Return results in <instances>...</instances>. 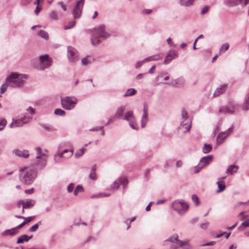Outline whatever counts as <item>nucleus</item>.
<instances>
[{
    "label": "nucleus",
    "instance_id": "f8f14e48",
    "mask_svg": "<svg viewBox=\"0 0 249 249\" xmlns=\"http://www.w3.org/2000/svg\"><path fill=\"white\" fill-rule=\"evenodd\" d=\"M127 183V180L125 178H120L114 181L111 185V188L113 189H118L120 184L123 185L124 187H125Z\"/></svg>",
    "mask_w": 249,
    "mask_h": 249
},
{
    "label": "nucleus",
    "instance_id": "338daca9",
    "mask_svg": "<svg viewBox=\"0 0 249 249\" xmlns=\"http://www.w3.org/2000/svg\"><path fill=\"white\" fill-rule=\"evenodd\" d=\"M27 110L28 111H29L31 114H33L35 112V109L31 107H29Z\"/></svg>",
    "mask_w": 249,
    "mask_h": 249
},
{
    "label": "nucleus",
    "instance_id": "ea45409f",
    "mask_svg": "<svg viewBox=\"0 0 249 249\" xmlns=\"http://www.w3.org/2000/svg\"><path fill=\"white\" fill-rule=\"evenodd\" d=\"M85 150L86 149L84 147L81 148L75 153V157L76 158H80L84 154Z\"/></svg>",
    "mask_w": 249,
    "mask_h": 249
},
{
    "label": "nucleus",
    "instance_id": "8fccbe9b",
    "mask_svg": "<svg viewBox=\"0 0 249 249\" xmlns=\"http://www.w3.org/2000/svg\"><path fill=\"white\" fill-rule=\"evenodd\" d=\"M6 120L4 119H3L0 121V131L3 129L6 124Z\"/></svg>",
    "mask_w": 249,
    "mask_h": 249
},
{
    "label": "nucleus",
    "instance_id": "603ef678",
    "mask_svg": "<svg viewBox=\"0 0 249 249\" xmlns=\"http://www.w3.org/2000/svg\"><path fill=\"white\" fill-rule=\"evenodd\" d=\"M129 124L132 129L134 130H137L138 129V127L135 122V120L133 122L129 123Z\"/></svg>",
    "mask_w": 249,
    "mask_h": 249
},
{
    "label": "nucleus",
    "instance_id": "69168bd1",
    "mask_svg": "<svg viewBox=\"0 0 249 249\" xmlns=\"http://www.w3.org/2000/svg\"><path fill=\"white\" fill-rule=\"evenodd\" d=\"M115 120H116L114 119V118L113 116H112L108 119V122L106 124V125L109 124L110 123L113 122Z\"/></svg>",
    "mask_w": 249,
    "mask_h": 249
},
{
    "label": "nucleus",
    "instance_id": "09e8293b",
    "mask_svg": "<svg viewBox=\"0 0 249 249\" xmlns=\"http://www.w3.org/2000/svg\"><path fill=\"white\" fill-rule=\"evenodd\" d=\"M192 200L194 202L196 206L198 205L199 201L198 196L196 195H193L192 196Z\"/></svg>",
    "mask_w": 249,
    "mask_h": 249
},
{
    "label": "nucleus",
    "instance_id": "9d476101",
    "mask_svg": "<svg viewBox=\"0 0 249 249\" xmlns=\"http://www.w3.org/2000/svg\"><path fill=\"white\" fill-rule=\"evenodd\" d=\"M249 0H224V3L226 5L231 7L241 4L243 6H246Z\"/></svg>",
    "mask_w": 249,
    "mask_h": 249
},
{
    "label": "nucleus",
    "instance_id": "6e6552de",
    "mask_svg": "<svg viewBox=\"0 0 249 249\" xmlns=\"http://www.w3.org/2000/svg\"><path fill=\"white\" fill-rule=\"evenodd\" d=\"M213 157L212 156L209 155L204 157H203L200 160L199 163L195 166V170L194 172L195 173H198L200 170L202 169L206 165L209 164L210 162L212 161Z\"/></svg>",
    "mask_w": 249,
    "mask_h": 249
},
{
    "label": "nucleus",
    "instance_id": "f257e3e1",
    "mask_svg": "<svg viewBox=\"0 0 249 249\" xmlns=\"http://www.w3.org/2000/svg\"><path fill=\"white\" fill-rule=\"evenodd\" d=\"M110 36V34L106 30L105 26L101 25L95 27L92 31L90 39L91 43L93 45H98L101 42V41L99 39V38L106 39Z\"/></svg>",
    "mask_w": 249,
    "mask_h": 249
},
{
    "label": "nucleus",
    "instance_id": "5701e85b",
    "mask_svg": "<svg viewBox=\"0 0 249 249\" xmlns=\"http://www.w3.org/2000/svg\"><path fill=\"white\" fill-rule=\"evenodd\" d=\"M124 119L128 121L129 123L133 122L135 120V116L133 115L132 111H128L125 113Z\"/></svg>",
    "mask_w": 249,
    "mask_h": 249
},
{
    "label": "nucleus",
    "instance_id": "f704fd0d",
    "mask_svg": "<svg viewBox=\"0 0 249 249\" xmlns=\"http://www.w3.org/2000/svg\"><path fill=\"white\" fill-rule=\"evenodd\" d=\"M243 109L247 110L249 109V93L247 95L243 104Z\"/></svg>",
    "mask_w": 249,
    "mask_h": 249
},
{
    "label": "nucleus",
    "instance_id": "7c9ffc66",
    "mask_svg": "<svg viewBox=\"0 0 249 249\" xmlns=\"http://www.w3.org/2000/svg\"><path fill=\"white\" fill-rule=\"evenodd\" d=\"M194 0H179L180 4L184 6H190L192 5Z\"/></svg>",
    "mask_w": 249,
    "mask_h": 249
},
{
    "label": "nucleus",
    "instance_id": "4c0bfd02",
    "mask_svg": "<svg viewBox=\"0 0 249 249\" xmlns=\"http://www.w3.org/2000/svg\"><path fill=\"white\" fill-rule=\"evenodd\" d=\"M75 23H76V22L74 20L71 21L68 23V25H67L64 27V29L66 30L70 29L75 26Z\"/></svg>",
    "mask_w": 249,
    "mask_h": 249
},
{
    "label": "nucleus",
    "instance_id": "6e6d98bb",
    "mask_svg": "<svg viewBox=\"0 0 249 249\" xmlns=\"http://www.w3.org/2000/svg\"><path fill=\"white\" fill-rule=\"evenodd\" d=\"M89 62L90 61L87 57L84 58L82 59V64L84 65H88Z\"/></svg>",
    "mask_w": 249,
    "mask_h": 249
},
{
    "label": "nucleus",
    "instance_id": "79ce46f5",
    "mask_svg": "<svg viewBox=\"0 0 249 249\" xmlns=\"http://www.w3.org/2000/svg\"><path fill=\"white\" fill-rule=\"evenodd\" d=\"M181 117L183 122L188 121V113L184 109L181 110Z\"/></svg>",
    "mask_w": 249,
    "mask_h": 249
},
{
    "label": "nucleus",
    "instance_id": "37998d69",
    "mask_svg": "<svg viewBox=\"0 0 249 249\" xmlns=\"http://www.w3.org/2000/svg\"><path fill=\"white\" fill-rule=\"evenodd\" d=\"M8 86L9 84L6 82V79H5L4 83L1 85L0 88V92L1 93H3L6 91Z\"/></svg>",
    "mask_w": 249,
    "mask_h": 249
},
{
    "label": "nucleus",
    "instance_id": "bb28decb",
    "mask_svg": "<svg viewBox=\"0 0 249 249\" xmlns=\"http://www.w3.org/2000/svg\"><path fill=\"white\" fill-rule=\"evenodd\" d=\"M32 236H28L27 235H22L18 238L17 241V244L23 243L24 241L28 242L32 238Z\"/></svg>",
    "mask_w": 249,
    "mask_h": 249
},
{
    "label": "nucleus",
    "instance_id": "052dcab7",
    "mask_svg": "<svg viewBox=\"0 0 249 249\" xmlns=\"http://www.w3.org/2000/svg\"><path fill=\"white\" fill-rule=\"evenodd\" d=\"M148 108L147 104L145 103L143 104V113H148Z\"/></svg>",
    "mask_w": 249,
    "mask_h": 249
},
{
    "label": "nucleus",
    "instance_id": "393cba45",
    "mask_svg": "<svg viewBox=\"0 0 249 249\" xmlns=\"http://www.w3.org/2000/svg\"><path fill=\"white\" fill-rule=\"evenodd\" d=\"M182 249H192V246L189 243L188 241H179V245Z\"/></svg>",
    "mask_w": 249,
    "mask_h": 249
},
{
    "label": "nucleus",
    "instance_id": "ddd939ff",
    "mask_svg": "<svg viewBox=\"0 0 249 249\" xmlns=\"http://www.w3.org/2000/svg\"><path fill=\"white\" fill-rule=\"evenodd\" d=\"M187 121L186 123H184V122L183 121L181 123L180 125L178 127L179 131L185 133L190 130L192 125V121L189 120Z\"/></svg>",
    "mask_w": 249,
    "mask_h": 249
},
{
    "label": "nucleus",
    "instance_id": "774afa93",
    "mask_svg": "<svg viewBox=\"0 0 249 249\" xmlns=\"http://www.w3.org/2000/svg\"><path fill=\"white\" fill-rule=\"evenodd\" d=\"M152 12V10L146 9L142 11L143 14H150Z\"/></svg>",
    "mask_w": 249,
    "mask_h": 249
},
{
    "label": "nucleus",
    "instance_id": "f3484780",
    "mask_svg": "<svg viewBox=\"0 0 249 249\" xmlns=\"http://www.w3.org/2000/svg\"><path fill=\"white\" fill-rule=\"evenodd\" d=\"M178 55V53L176 51H170L165 58L164 63L165 64L169 63L173 58L177 57Z\"/></svg>",
    "mask_w": 249,
    "mask_h": 249
},
{
    "label": "nucleus",
    "instance_id": "bf43d9fd",
    "mask_svg": "<svg viewBox=\"0 0 249 249\" xmlns=\"http://www.w3.org/2000/svg\"><path fill=\"white\" fill-rule=\"evenodd\" d=\"M26 224V221H23L20 224L18 225V226L15 227V228L16 229L17 231L21 229L22 227H23Z\"/></svg>",
    "mask_w": 249,
    "mask_h": 249
},
{
    "label": "nucleus",
    "instance_id": "412c9836",
    "mask_svg": "<svg viewBox=\"0 0 249 249\" xmlns=\"http://www.w3.org/2000/svg\"><path fill=\"white\" fill-rule=\"evenodd\" d=\"M225 178V177H222L218 179V181L217 182V184L218 187V189L216 191L217 193H220L225 189L226 186L224 179Z\"/></svg>",
    "mask_w": 249,
    "mask_h": 249
},
{
    "label": "nucleus",
    "instance_id": "0e129e2a",
    "mask_svg": "<svg viewBox=\"0 0 249 249\" xmlns=\"http://www.w3.org/2000/svg\"><path fill=\"white\" fill-rule=\"evenodd\" d=\"M103 127H104L103 126H97V127H95L90 129V130L93 131H98V130L102 129Z\"/></svg>",
    "mask_w": 249,
    "mask_h": 249
},
{
    "label": "nucleus",
    "instance_id": "1a4fd4ad",
    "mask_svg": "<svg viewBox=\"0 0 249 249\" xmlns=\"http://www.w3.org/2000/svg\"><path fill=\"white\" fill-rule=\"evenodd\" d=\"M233 127L231 126L226 131L219 133L216 137V144L219 145L229 136L233 131Z\"/></svg>",
    "mask_w": 249,
    "mask_h": 249
},
{
    "label": "nucleus",
    "instance_id": "72a5a7b5",
    "mask_svg": "<svg viewBox=\"0 0 249 249\" xmlns=\"http://www.w3.org/2000/svg\"><path fill=\"white\" fill-rule=\"evenodd\" d=\"M84 192V189L82 185H78L76 187L75 189L74 190L73 192V195L75 196H77L79 193H81Z\"/></svg>",
    "mask_w": 249,
    "mask_h": 249
},
{
    "label": "nucleus",
    "instance_id": "2f4dec72",
    "mask_svg": "<svg viewBox=\"0 0 249 249\" xmlns=\"http://www.w3.org/2000/svg\"><path fill=\"white\" fill-rule=\"evenodd\" d=\"M42 127L46 131L53 132L56 130V129L52 125L43 124H42Z\"/></svg>",
    "mask_w": 249,
    "mask_h": 249
},
{
    "label": "nucleus",
    "instance_id": "39448f33",
    "mask_svg": "<svg viewBox=\"0 0 249 249\" xmlns=\"http://www.w3.org/2000/svg\"><path fill=\"white\" fill-rule=\"evenodd\" d=\"M173 209L180 215H182L188 210L189 205L183 200H175L172 203Z\"/></svg>",
    "mask_w": 249,
    "mask_h": 249
},
{
    "label": "nucleus",
    "instance_id": "0eeeda50",
    "mask_svg": "<svg viewBox=\"0 0 249 249\" xmlns=\"http://www.w3.org/2000/svg\"><path fill=\"white\" fill-rule=\"evenodd\" d=\"M62 107L67 110H71L73 108L77 103V100H72L71 97L67 96L61 100Z\"/></svg>",
    "mask_w": 249,
    "mask_h": 249
},
{
    "label": "nucleus",
    "instance_id": "13d9d810",
    "mask_svg": "<svg viewBox=\"0 0 249 249\" xmlns=\"http://www.w3.org/2000/svg\"><path fill=\"white\" fill-rule=\"evenodd\" d=\"M209 10V7L208 6H205L204 8H202L201 11V14L203 15L206 14Z\"/></svg>",
    "mask_w": 249,
    "mask_h": 249
},
{
    "label": "nucleus",
    "instance_id": "a211bd4d",
    "mask_svg": "<svg viewBox=\"0 0 249 249\" xmlns=\"http://www.w3.org/2000/svg\"><path fill=\"white\" fill-rule=\"evenodd\" d=\"M184 83V79L182 77H179L174 80L172 83H165V84L171 85L176 87H180L183 86Z\"/></svg>",
    "mask_w": 249,
    "mask_h": 249
},
{
    "label": "nucleus",
    "instance_id": "de8ad7c7",
    "mask_svg": "<svg viewBox=\"0 0 249 249\" xmlns=\"http://www.w3.org/2000/svg\"><path fill=\"white\" fill-rule=\"evenodd\" d=\"M160 59V56L159 55H153L149 56L144 59V60L151 61V60H158Z\"/></svg>",
    "mask_w": 249,
    "mask_h": 249
},
{
    "label": "nucleus",
    "instance_id": "473e14b6",
    "mask_svg": "<svg viewBox=\"0 0 249 249\" xmlns=\"http://www.w3.org/2000/svg\"><path fill=\"white\" fill-rule=\"evenodd\" d=\"M212 149V147L210 144H204L203 147L202 151L204 153L207 154L210 153Z\"/></svg>",
    "mask_w": 249,
    "mask_h": 249
},
{
    "label": "nucleus",
    "instance_id": "9b49d317",
    "mask_svg": "<svg viewBox=\"0 0 249 249\" xmlns=\"http://www.w3.org/2000/svg\"><path fill=\"white\" fill-rule=\"evenodd\" d=\"M68 57L70 61L74 62L78 60V54L77 51L72 47L68 48Z\"/></svg>",
    "mask_w": 249,
    "mask_h": 249
},
{
    "label": "nucleus",
    "instance_id": "f03ea898",
    "mask_svg": "<svg viewBox=\"0 0 249 249\" xmlns=\"http://www.w3.org/2000/svg\"><path fill=\"white\" fill-rule=\"evenodd\" d=\"M27 75L12 72L6 78V82L9 86L13 88H19L22 86L27 78Z\"/></svg>",
    "mask_w": 249,
    "mask_h": 249
},
{
    "label": "nucleus",
    "instance_id": "7ed1b4c3",
    "mask_svg": "<svg viewBox=\"0 0 249 249\" xmlns=\"http://www.w3.org/2000/svg\"><path fill=\"white\" fill-rule=\"evenodd\" d=\"M37 170L30 168L23 173L19 176V178L21 182L25 184H31L37 177Z\"/></svg>",
    "mask_w": 249,
    "mask_h": 249
},
{
    "label": "nucleus",
    "instance_id": "6ab92c4d",
    "mask_svg": "<svg viewBox=\"0 0 249 249\" xmlns=\"http://www.w3.org/2000/svg\"><path fill=\"white\" fill-rule=\"evenodd\" d=\"M65 153H68V155L66 156L67 158H69L72 156L73 153V150L71 149V150H68L66 149L64 150L63 152L62 153H58L57 154H55L54 156V160L55 161V162H57L58 160H57V157H59V158H64L65 157L63 154Z\"/></svg>",
    "mask_w": 249,
    "mask_h": 249
},
{
    "label": "nucleus",
    "instance_id": "dca6fc26",
    "mask_svg": "<svg viewBox=\"0 0 249 249\" xmlns=\"http://www.w3.org/2000/svg\"><path fill=\"white\" fill-rule=\"evenodd\" d=\"M125 109L124 106H121L117 107L115 114L113 116L114 119L116 120L119 118H121L123 115V113Z\"/></svg>",
    "mask_w": 249,
    "mask_h": 249
},
{
    "label": "nucleus",
    "instance_id": "4d7b16f0",
    "mask_svg": "<svg viewBox=\"0 0 249 249\" xmlns=\"http://www.w3.org/2000/svg\"><path fill=\"white\" fill-rule=\"evenodd\" d=\"M146 60H144V59H143V60L142 61H138L137 62L136 64H135V68H139L140 67H141L143 63L145 61H146Z\"/></svg>",
    "mask_w": 249,
    "mask_h": 249
},
{
    "label": "nucleus",
    "instance_id": "680f3d73",
    "mask_svg": "<svg viewBox=\"0 0 249 249\" xmlns=\"http://www.w3.org/2000/svg\"><path fill=\"white\" fill-rule=\"evenodd\" d=\"M41 10V7L39 6L38 5H37V6L36 7L35 10V13L36 15H37L38 13L40 12V11Z\"/></svg>",
    "mask_w": 249,
    "mask_h": 249
},
{
    "label": "nucleus",
    "instance_id": "4468645a",
    "mask_svg": "<svg viewBox=\"0 0 249 249\" xmlns=\"http://www.w3.org/2000/svg\"><path fill=\"white\" fill-rule=\"evenodd\" d=\"M31 119V117H21L20 118L15 121L14 126L15 127L22 126L24 124L29 122Z\"/></svg>",
    "mask_w": 249,
    "mask_h": 249
},
{
    "label": "nucleus",
    "instance_id": "2eb2a0df",
    "mask_svg": "<svg viewBox=\"0 0 249 249\" xmlns=\"http://www.w3.org/2000/svg\"><path fill=\"white\" fill-rule=\"evenodd\" d=\"M230 106L231 107L226 106L221 107L219 110V112L224 114L233 113L235 110L234 105L231 104Z\"/></svg>",
    "mask_w": 249,
    "mask_h": 249
},
{
    "label": "nucleus",
    "instance_id": "cd10ccee",
    "mask_svg": "<svg viewBox=\"0 0 249 249\" xmlns=\"http://www.w3.org/2000/svg\"><path fill=\"white\" fill-rule=\"evenodd\" d=\"M238 169V166L235 165H232L229 167L226 171L227 174L232 175L234 173H236Z\"/></svg>",
    "mask_w": 249,
    "mask_h": 249
},
{
    "label": "nucleus",
    "instance_id": "b1692460",
    "mask_svg": "<svg viewBox=\"0 0 249 249\" xmlns=\"http://www.w3.org/2000/svg\"><path fill=\"white\" fill-rule=\"evenodd\" d=\"M35 204V200L32 199L27 200L26 201L22 202V207L23 209H30L32 208Z\"/></svg>",
    "mask_w": 249,
    "mask_h": 249
},
{
    "label": "nucleus",
    "instance_id": "a18cd8bd",
    "mask_svg": "<svg viewBox=\"0 0 249 249\" xmlns=\"http://www.w3.org/2000/svg\"><path fill=\"white\" fill-rule=\"evenodd\" d=\"M41 222L39 221L37 223L35 224L34 225L32 226L31 228H30V229H29V231L30 232H34V231H36L38 228L39 224H41Z\"/></svg>",
    "mask_w": 249,
    "mask_h": 249
},
{
    "label": "nucleus",
    "instance_id": "e2e57ef3",
    "mask_svg": "<svg viewBox=\"0 0 249 249\" xmlns=\"http://www.w3.org/2000/svg\"><path fill=\"white\" fill-rule=\"evenodd\" d=\"M208 225H209V223L208 222H205V223L201 224V225H200V227L202 229H206L207 228V227L208 226Z\"/></svg>",
    "mask_w": 249,
    "mask_h": 249
},
{
    "label": "nucleus",
    "instance_id": "4be33fe9",
    "mask_svg": "<svg viewBox=\"0 0 249 249\" xmlns=\"http://www.w3.org/2000/svg\"><path fill=\"white\" fill-rule=\"evenodd\" d=\"M227 88V87L226 85H222L219 87H218L213 93V97H217L224 93L226 90Z\"/></svg>",
    "mask_w": 249,
    "mask_h": 249
},
{
    "label": "nucleus",
    "instance_id": "5fc2aeb1",
    "mask_svg": "<svg viewBox=\"0 0 249 249\" xmlns=\"http://www.w3.org/2000/svg\"><path fill=\"white\" fill-rule=\"evenodd\" d=\"M74 184L71 183H70L67 187V191L68 192H72L73 190Z\"/></svg>",
    "mask_w": 249,
    "mask_h": 249
},
{
    "label": "nucleus",
    "instance_id": "3c124183",
    "mask_svg": "<svg viewBox=\"0 0 249 249\" xmlns=\"http://www.w3.org/2000/svg\"><path fill=\"white\" fill-rule=\"evenodd\" d=\"M110 196L109 194H99L98 195H93L91 196V198H96V197H101L104 196Z\"/></svg>",
    "mask_w": 249,
    "mask_h": 249
},
{
    "label": "nucleus",
    "instance_id": "a19ab883",
    "mask_svg": "<svg viewBox=\"0 0 249 249\" xmlns=\"http://www.w3.org/2000/svg\"><path fill=\"white\" fill-rule=\"evenodd\" d=\"M54 113L57 115L64 116H65L66 112L64 110L60 108H56L55 109Z\"/></svg>",
    "mask_w": 249,
    "mask_h": 249
},
{
    "label": "nucleus",
    "instance_id": "e433bc0d",
    "mask_svg": "<svg viewBox=\"0 0 249 249\" xmlns=\"http://www.w3.org/2000/svg\"><path fill=\"white\" fill-rule=\"evenodd\" d=\"M136 92V90L134 89H128L124 94V96H129L134 95Z\"/></svg>",
    "mask_w": 249,
    "mask_h": 249
},
{
    "label": "nucleus",
    "instance_id": "20e7f679",
    "mask_svg": "<svg viewBox=\"0 0 249 249\" xmlns=\"http://www.w3.org/2000/svg\"><path fill=\"white\" fill-rule=\"evenodd\" d=\"M52 64V59L48 54L41 55L39 57V63L36 66V68L39 71H44L49 68Z\"/></svg>",
    "mask_w": 249,
    "mask_h": 249
},
{
    "label": "nucleus",
    "instance_id": "c9c22d12",
    "mask_svg": "<svg viewBox=\"0 0 249 249\" xmlns=\"http://www.w3.org/2000/svg\"><path fill=\"white\" fill-rule=\"evenodd\" d=\"M49 17L51 19H52L53 20H58L57 14L54 11H51L49 14Z\"/></svg>",
    "mask_w": 249,
    "mask_h": 249
},
{
    "label": "nucleus",
    "instance_id": "a878e982",
    "mask_svg": "<svg viewBox=\"0 0 249 249\" xmlns=\"http://www.w3.org/2000/svg\"><path fill=\"white\" fill-rule=\"evenodd\" d=\"M17 233V231L15 228L9 230H6L3 231L1 235L3 236H6L8 235H13Z\"/></svg>",
    "mask_w": 249,
    "mask_h": 249
},
{
    "label": "nucleus",
    "instance_id": "c85d7f7f",
    "mask_svg": "<svg viewBox=\"0 0 249 249\" xmlns=\"http://www.w3.org/2000/svg\"><path fill=\"white\" fill-rule=\"evenodd\" d=\"M178 234H175L173 235L172 236L169 237L167 240H166V241H169L172 243H176L178 245H179V240L178 239Z\"/></svg>",
    "mask_w": 249,
    "mask_h": 249
},
{
    "label": "nucleus",
    "instance_id": "c756f323",
    "mask_svg": "<svg viewBox=\"0 0 249 249\" xmlns=\"http://www.w3.org/2000/svg\"><path fill=\"white\" fill-rule=\"evenodd\" d=\"M148 121V113H143L141 119V126L143 128L145 126L146 124Z\"/></svg>",
    "mask_w": 249,
    "mask_h": 249
},
{
    "label": "nucleus",
    "instance_id": "49530a36",
    "mask_svg": "<svg viewBox=\"0 0 249 249\" xmlns=\"http://www.w3.org/2000/svg\"><path fill=\"white\" fill-rule=\"evenodd\" d=\"M89 178L92 180L95 179L96 178L95 169L93 167L91 169L89 174Z\"/></svg>",
    "mask_w": 249,
    "mask_h": 249
},
{
    "label": "nucleus",
    "instance_id": "864d4df0",
    "mask_svg": "<svg viewBox=\"0 0 249 249\" xmlns=\"http://www.w3.org/2000/svg\"><path fill=\"white\" fill-rule=\"evenodd\" d=\"M249 227V220L244 221L240 226L239 228H245Z\"/></svg>",
    "mask_w": 249,
    "mask_h": 249
},
{
    "label": "nucleus",
    "instance_id": "c03bdc74",
    "mask_svg": "<svg viewBox=\"0 0 249 249\" xmlns=\"http://www.w3.org/2000/svg\"><path fill=\"white\" fill-rule=\"evenodd\" d=\"M229 48V45L228 44H223L219 50L220 53H225Z\"/></svg>",
    "mask_w": 249,
    "mask_h": 249
},
{
    "label": "nucleus",
    "instance_id": "58836bf2",
    "mask_svg": "<svg viewBox=\"0 0 249 249\" xmlns=\"http://www.w3.org/2000/svg\"><path fill=\"white\" fill-rule=\"evenodd\" d=\"M38 35L42 38L45 39H48L49 38V36L48 33L43 30H41L38 32Z\"/></svg>",
    "mask_w": 249,
    "mask_h": 249
},
{
    "label": "nucleus",
    "instance_id": "423d86ee",
    "mask_svg": "<svg viewBox=\"0 0 249 249\" xmlns=\"http://www.w3.org/2000/svg\"><path fill=\"white\" fill-rule=\"evenodd\" d=\"M84 3L85 0H80L76 2L72 11V15L74 20L80 18L81 17Z\"/></svg>",
    "mask_w": 249,
    "mask_h": 249
},
{
    "label": "nucleus",
    "instance_id": "aec40b11",
    "mask_svg": "<svg viewBox=\"0 0 249 249\" xmlns=\"http://www.w3.org/2000/svg\"><path fill=\"white\" fill-rule=\"evenodd\" d=\"M13 153L18 157L23 158H27L29 155V151L27 150H20L19 149H16L13 151Z\"/></svg>",
    "mask_w": 249,
    "mask_h": 249
}]
</instances>
